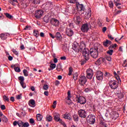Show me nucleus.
<instances>
[{
    "mask_svg": "<svg viewBox=\"0 0 127 127\" xmlns=\"http://www.w3.org/2000/svg\"><path fill=\"white\" fill-rule=\"evenodd\" d=\"M98 50H99V48H98V47H94V48H91L90 50V54L91 57L95 59L98 58V57L99 56Z\"/></svg>",
    "mask_w": 127,
    "mask_h": 127,
    "instance_id": "1",
    "label": "nucleus"
},
{
    "mask_svg": "<svg viewBox=\"0 0 127 127\" xmlns=\"http://www.w3.org/2000/svg\"><path fill=\"white\" fill-rule=\"evenodd\" d=\"M54 120L56 122H59L61 124L63 125V127H67L66 126V124H65V123L60 119V115L59 113H55L54 114Z\"/></svg>",
    "mask_w": 127,
    "mask_h": 127,
    "instance_id": "2",
    "label": "nucleus"
},
{
    "mask_svg": "<svg viewBox=\"0 0 127 127\" xmlns=\"http://www.w3.org/2000/svg\"><path fill=\"white\" fill-rule=\"evenodd\" d=\"M82 54L86 61H88L90 59V51H89V49L83 50Z\"/></svg>",
    "mask_w": 127,
    "mask_h": 127,
    "instance_id": "3",
    "label": "nucleus"
},
{
    "mask_svg": "<svg viewBox=\"0 0 127 127\" xmlns=\"http://www.w3.org/2000/svg\"><path fill=\"white\" fill-rule=\"evenodd\" d=\"M78 115L81 119H85L87 118V112L84 109H80L78 111Z\"/></svg>",
    "mask_w": 127,
    "mask_h": 127,
    "instance_id": "4",
    "label": "nucleus"
},
{
    "mask_svg": "<svg viewBox=\"0 0 127 127\" xmlns=\"http://www.w3.org/2000/svg\"><path fill=\"white\" fill-rule=\"evenodd\" d=\"M44 9L45 11L50 10L53 7V4L51 2H47L45 4H44Z\"/></svg>",
    "mask_w": 127,
    "mask_h": 127,
    "instance_id": "5",
    "label": "nucleus"
},
{
    "mask_svg": "<svg viewBox=\"0 0 127 127\" xmlns=\"http://www.w3.org/2000/svg\"><path fill=\"white\" fill-rule=\"evenodd\" d=\"M109 86L112 90H116V89H117L118 87H119L118 83L115 80H111L109 82Z\"/></svg>",
    "mask_w": 127,
    "mask_h": 127,
    "instance_id": "6",
    "label": "nucleus"
},
{
    "mask_svg": "<svg viewBox=\"0 0 127 127\" xmlns=\"http://www.w3.org/2000/svg\"><path fill=\"white\" fill-rule=\"evenodd\" d=\"M94 76V71L93 69L91 68H88L86 70V77L88 79H92Z\"/></svg>",
    "mask_w": 127,
    "mask_h": 127,
    "instance_id": "7",
    "label": "nucleus"
},
{
    "mask_svg": "<svg viewBox=\"0 0 127 127\" xmlns=\"http://www.w3.org/2000/svg\"><path fill=\"white\" fill-rule=\"evenodd\" d=\"M89 24H88V23H85L82 25L81 28V30L82 32H88V31L90 29V27H91L90 23H89Z\"/></svg>",
    "mask_w": 127,
    "mask_h": 127,
    "instance_id": "8",
    "label": "nucleus"
},
{
    "mask_svg": "<svg viewBox=\"0 0 127 127\" xmlns=\"http://www.w3.org/2000/svg\"><path fill=\"white\" fill-rule=\"evenodd\" d=\"M87 82V78L85 76H80L79 78V83L81 86H83Z\"/></svg>",
    "mask_w": 127,
    "mask_h": 127,
    "instance_id": "9",
    "label": "nucleus"
},
{
    "mask_svg": "<svg viewBox=\"0 0 127 127\" xmlns=\"http://www.w3.org/2000/svg\"><path fill=\"white\" fill-rule=\"evenodd\" d=\"M77 100L76 102L77 103H80L81 105H84L86 104V98L83 96H79L78 97V96H76Z\"/></svg>",
    "mask_w": 127,
    "mask_h": 127,
    "instance_id": "10",
    "label": "nucleus"
},
{
    "mask_svg": "<svg viewBox=\"0 0 127 127\" xmlns=\"http://www.w3.org/2000/svg\"><path fill=\"white\" fill-rule=\"evenodd\" d=\"M96 117L95 116L89 115L87 118V120L90 125H94L95 124Z\"/></svg>",
    "mask_w": 127,
    "mask_h": 127,
    "instance_id": "11",
    "label": "nucleus"
},
{
    "mask_svg": "<svg viewBox=\"0 0 127 127\" xmlns=\"http://www.w3.org/2000/svg\"><path fill=\"white\" fill-rule=\"evenodd\" d=\"M96 77L97 80H99V81H101L103 79V77H104V74L102 71H98L96 73Z\"/></svg>",
    "mask_w": 127,
    "mask_h": 127,
    "instance_id": "12",
    "label": "nucleus"
},
{
    "mask_svg": "<svg viewBox=\"0 0 127 127\" xmlns=\"http://www.w3.org/2000/svg\"><path fill=\"white\" fill-rule=\"evenodd\" d=\"M110 115L112 120H117L119 118V113L117 112L112 111L110 113Z\"/></svg>",
    "mask_w": 127,
    "mask_h": 127,
    "instance_id": "13",
    "label": "nucleus"
},
{
    "mask_svg": "<svg viewBox=\"0 0 127 127\" xmlns=\"http://www.w3.org/2000/svg\"><path fill=\"white\" fill-rule=\"evenodd\" d=\"M42 15H43V11L42 10L36 11L35 13L36 18H40Z\"/></svg>",
    "mask_w": 127,
    "mask_h": 127,
    "instance_id": "14",
    "label": "nucleus"
},
{
    "mask_svg": "<svg viewBox=\"0 0 127 127\" xmlns=\"http://www.w3.org/2000/svg\"><path fill=\"white\" fill-rule=\"evenodd\" d=\"M50 23L54 26H58L59 25V20H57V19L52 18L50 20Z\"/></svg>",
    "mask_w": 127,
    "mask_h": 127,
    "instance_id": "15",
    "label": "nucleus"
},
{
    "mask_svg": "<svg viewBox=\"0 0 127 127\" xmlns=\"http://www.w3.org/2000/svg\"><path fill=\"white\" fill-rule=\"evenodd\" d=\"M76 7L78 11H82V10H84V9H85L84 5L82 4H80L79 3H76Z\"/></svg>",
    "mask_w": 127,
    "mask_h": 127,
    "instance_id": "16",
    "label": "nucleus"
},
{
    "mask_svg": "<svg viewBox=\"0 0 127 127\" xmlns=\"http://www.w3.org/2000/svg\"><path fill=\"white\" fill-rule=\"evenodd\" d=\"M66 34L67 35V36H72L73 34H74V32H73V30L71 29L70 28H67L66 29Z\"/></svg>",
    "mask_w": 127,
    "mask_h": 127,
    "instance_id": "17",
    "label": "nucleus"
},
{
    "mask_svg": "<svg viewBox=\"0 0 127 127\" xmlns=\"http://www.w3.org/2000/svg\"><path fill=\"white\" fill-rule=\"evenodd\" d=\"M28 104L29 106L32 108H34L35 106H36V104H35V100H34V99L30 100L29 101Z\"/></svg>",
    "mask_w": 127,
    "mask_h": 127,
    "instance_id": "18",
    "label": "nucleus"
},
{
    "mask_svg": "<svg viewBox=\"0 0 127 127\" xmlns=\"http://www.w3.org/2000/svg\"><path fill=\"white\" fill-rule=\"evenodd\" d=\"M85 15L86 18H90V17H91V15H92V11H91V9H88Z\"/></svg>",
    "mask_w": 127,
    "mask_h": 127,
    "instance_id": "19",
    "label": "nucleus"
},
{
    "mask_svg": "<svg viewBox=\"0 0 127 127\" xmlns=\"http://www.w3.org/2000/svg\"><path fill=\"white\" fill-rule=\"evenodd\" d=\"M7 35L8 34L6 33H2L0 35V37L2 40H5L7 38Z\"/></svg>",
    "mask_w": 127,
    "mask_h": 127,
    "instance_id": "20",
    "label": "nucleus"
},
{
    "mask_svg": "<svg viewBox=\"0 0 127 127\" xmlns=\"http://www.w3.org/2000/svg\"><path fill=\"white\" fill-rule=\"evenodd\" d=\"M49 18H50V14H48L47 15H46L44 17V21L47 23L49 22Z\"/></svg>",
    "mask_w": 127,
    "mask_h": 127,
    "instance_id": "21",
    "label": "nucleus"
},
{
    "mask_svg": "<svg viewBox=\"0 0 127 127\" xmlns=\"http://www.w3.org/2000/svg\"><path fill=\"white\" fill-rule=\"evenodd\" d=\"M111 44H112V42L108 40H106V41L103 42V45L105 47H108V46L111 45Z\"/></svg>",
    "mask_w": 127,
    "mask_h": 127,
    "instance_id": "22",
    "label": "nucleus"
},
{
    "mask_svg": "<svg viewBox=\"0 0 127 127\" xmlns=\"http://www.w3.org/2000/svg\"><path fill=\"white\" fill-rule=\"evenodd\" d=\"M64 119H65L66 120H69L70 121V120H72L71 118V115L69 113H65L64 115Z\"/></svg>",
    "mask_w": 127,
    "mask_h": 127,
    "instance_id": "23",
    "label": "nucleus"
},
{
    "mask_svg": "<svg viewBox=\"0 0 127 127\" xmlns=\"http://www.w3.org/2000/svg\"><path fill=\"white\" fill-rule=\"evenodd\" d=\"M67 102H69V103H68V104L69 105L70 104V103H71V92L70 91V90H68L67 91ZM66 102V103L67 102Z\"/></svg>",
    "mask_w": 127,
    "mask_h": 127,
    "instance_id": "24",
    "label": "nucleus"
},
{
    "mask_svg": "<svg viewBox=\"0 0 127 127\" xmlns=\"http://www.w3.org/2000/svg\"><path fill=\"white\" fill-rule=\"evenodd\" d=\"M79 49L80 50H81V51H83V50H85V49H88L86 48V45L84 43H82L80 44L79 46Z\"/></svg>",
    "mask_w": 127,
    "mask_h": 127,
    "instance_id": "25",
    "label": "nucleus"
},
{
    "mask_svg": "<svg viewBox=\"0 0 127 127\" xmlns=\"http://www.w3.org/2000/svg\"><path fill=\"white\" fill-rule=\"evenodd\" d=\"M105 59L103 58H99L96 62V64H98V65L101 64V61H102V62H105Z\"/></svg>",
    "mask_w": 127,
    "mask_h": 127,
    "instance_id": "26",
    "label": "nucleus"
},
{
    "mask_svg": "<svg viewBox=\"0 0 127 127\" xmlns=\"http://www.w3.org/2000/svg\"><path fill=\"white\" fill-rule=\"evenodd\" d=\"M75 21L77 24H79L80 22H81V17L79 16H76Z\"/></svg>",
    "mask_w": 127,
    "mask_h": 127,
    "instance_id": "27",
    "label": "nucleus"
},
{
    "mask_svg": "<svg viewBox=\"0 0 127 127\" xmlns=\"http://www.w3.org/2000/svg\"><path fill=\"white\" fill-rule=\"evenodd\" d=\"M56 37L58 40H61L62 39V36H61V34L60 32H57L56 34Z\"/></svg>",
    "mask_w": 127,
    "mask_h": 127,
    "instance_id": "28",
    "label": "nucleus"
},
{
    "mask_svg": "<svg viewBox=\"0 0 127 127\" xmlns=\"http://www.w3.org/2000/svg\"><path fill=\"white\" fill-rule=\"evenodd\" d=\"M52 120H53V117H52L50 115H47L46 117V121L47 122H52Z\"/></svg>",
    "mask_w": 127,
    "mask_h": 127,
    "instance_id": "29",
    "label": "nucleus"
},
{
    "mask_svg": "<svg viewBox=\"0 0 127 127\" xmlns=\"http://www.w3.org/2000/svg\"><path fill=\"white\" fill-rule=\"evenodd\" d=\"M42 115L40 114H38L37 115V120L38 121V122H40L41 121H42Z\"/></svg>",
    "mask_w": 127,
    "mask_h": 127,
    "instance_id": "30",
    "label": "nucleus"
},
{
    "mask_svg": "<svg viewBox=\"0 0 127 127\" xmlns=\"http://www.w3.org/2000/svg\"><path fill=\"white\" fill-rule=\"evenodd\" d=\"M72 49L74 50L75 52H79L80 51V49L77 47V46L74 45L72 47Z\"/></svg>",
    "mask_w": 127,
    "mask_h": 127,
    "instance_id": "31",
    "label": "nucleus"
},
{
    "mask_svg": "<svg viewBox=\"0 0 127 127\" xmlns=\"http://www.w3.org/2000/svg\"><path fill=\"white\" fill-rule=\"evenodd\" d=\"M18 80L20 81V84H22V83H24V77L23 76H19L18 77Z\"/></svg>",
    "mask_w": 127,
    "mask_h": 127,
    "instance_id": "32",
    "label": "nucleus"
},
{
    "mask_svg": "<svg viewBox=\"0 0 127 127\" xmlns=\"http://www.w3.org/2000/svg\"><path fill=\"white\" fill-rule=\"evenodd\" d=\"M68 74L69 76H71L72 75V73L73 72V68L72 67H70L68 68Z\"/></svg>",
    "mask_w": 127,
    "mask_h": 127,
    "instance_id": "33",
    "label": "nucleus"
},
{
    "mask_svg": "<svg viewBox=\"0 0 127 127\" xmlns=\"http://www.w3.org/2000/svg\"><path fill=\"white\" fill-rule=\"evenodd\" d=\"M114 3L116 6H119V5H121V4H122L120 3V0H114Z\"/></svg>",
    "mask_w": 127,
    "mask_h": 127,
    "instance_id": "34",
    "label": "nucleus"
},
{
    "mask_svg": "<svg viewBox=\"0 0 127 127\" xmlns=\"http://www.w3.org/2000/svg\"><path fill=\"white\" fill-rule=\"evenodd\" d=\"M73 118L75 122H78L79 121V117L78 115L75 114L73 116Z\"/></svg>",
    "mask_w": 127,
    "mask_h": 127,
    "instance_id": "35",
    "label": "nucleus"
},
{
    "mask_svg": "<svg viewBox=\"0 0 127 127\" xmlns=\"http://www.w3.org/2000/svg\"><path fill=\"white\" fill-rule=\"evenodd\" d=\"M4 14L9 19H11V18H12V15H10L9 13H5Z\"/></svg>",
    "mask_w": 127,
    "mask_h": 127,
    "instance_id": "36",
    "label": "nucleus"
},
{
    "mask_svg": "<svg viewBox=\"0 0 127 127\" xmlns=\"http://www.w3.org/2000/svg\"><path fill=\"white\" fill-rule=\"evenodd\" d=\"M32 3L33 4H39L40 3V0H33Z\"/></svg>",
    "mask_w": 127,
    "mask_h": 127,
    "instance_id": "37",
    "label": "nucleus"
},
{
    "mask_svg": "<svg viewBox=\"0 0 127 127\" xmlns=\"http://www.w3.org/2000/svg\"><path fill=\"white\" fill-rule=\"evenodd\" d=\"M18 126H19V127H23V122L20 120L18 121Z\"/></svg>",
    "mask_w": 127,
    "mask_h": 127,
    "instance_id": "38",
    "label": "nucleus"
},
{
    "mask_svg": "<svg viewBox=\"0 0 127 127\" xmlns=\"http://www.w3.org/2000/svg\"><path fill=\"white\" fill-rule=\"evenodd\" d=\"M110 50L107 51V54H109V55L112 56L113 55V53H114V50L109 49Z\"/></svg>",
    "mask_w": 127,
    "mask_h": 127,
    "instance_id": "39",
    "label": "nucleus"
},
{
    "mask_svg": "<svg viewBox=\"0 0 127 127\" xmlns=\"http://www.w3.org/2000/svg\"><path fill=\"white\" fill-rule=\"evenodd\" d=\"M3 99L4 101V102H9V98L7 96H6L5 95H4L3 96Z\"/></svg>",
    "mask_w": 127,
    "mask_h": 127,
    "instance_id": "40",
    "label": "nucleus"
},
{
    "mask_svg": "<svg viewBox=\"0 0 127 127\" xmlns=\"http://www.w3.org/2000/svg\"><path fill=\"white\" fill-rule=\"evenodd\" d=\"M34 35L36 37H38V36H39V32L36 30L34 31Z\"/></svg>",
    "mask_w": 127,
    "mask_h": 127,
    "instance_id": "41",
    "label": "nucleus"
},
{
    "mask_svg": "<svg viewBox=\"0 0 127 127\" xmlns=\"http://www.w3.org/2000/svg\"><path fill=\"white\" fill-rule=\"evenodd\" d=\"M23 73L24 74V76H25V77H27V76H28V72L26 69H24L23 70Z\"/></svg>",
    "mask_w": 127,
    "mask_h": 127,
    "instance_id": "42",
    "label": "nucleus"
},
{
    "mask_svg": "<svg viewBox=\"0 0 127 127\" xmlns=\"http://www.w3.org/2000/svg\"><path fill=\"white\" fill-rule=\"evenodd\" d=\"M12 51L13 53H14V54H15V55H17V56H18V52L17 51V50H16V49H13L12 50Z\"/></svg>",
    "mask_w": 127,
    "mask_h": 127,
    "instance_id": "43",
    "label": "nucleus"
},
{
    "mask_svg": "<svg viewBox=\"0 0 127 127\" xmlns=\"http://www.w3.org/2000/svg\"><path fill=\"white\" fill-rule=\"evenodd\" d=\"M14 69L15 72H17V73H19V72H20V68H19V67H14Z\"/></svg>",
    "mask_w": 127,
    "mask_h": 127,
    "instance_id": "44",
    "label": "nucleus"
},
{
    "mask_svg": "<svg viewBox=\"0 0 127 127\" xmlns=\"http://www.w3.org/2000/svg\"><path fill=\"white\" fill-rule=\"evenodd\" d=\"M2 121L4 123H7V118L5 116H3L2 118Z\"/></svg>",
    "mask_w": 127,
    "mask_h": 127,
    "instance_id": "45",
    "label": "nucleus"
},
{
    "mask_svg": "<svg viewBox=\"0 0 127 127\" xmlns=\"http://www.w3.org/2000/svg\"><path fill=\"white\" fill-rule=\"evenodd\" d=\"M109 4L110 7H111V8H113V7H114V2H113L112 1H109Z\"/></svg>",
    "mask_w": 127,
    "mask_h": 127,
    "instance_id": "46",
    "label": "nucleus"
},
{
    "mask_svg": "<svg viewBox=\"0 0 127 127\" xmlns=\"http://www.w3.org/2000/svg\"><path fill=\"white\" fill-rule=\"evenodd\" d=\"M118 95L119 99H123L124 98V94L123 93L120 92V93H118Z\"/></svg>",
    "mask_w": 127,
    "mask_h": 127,
    "instance_id": "47",
    "label": "nucleus"
},
{
    "mask_svg": "<svg viewBox=\"0 0 127 127\" xmlns=\"http://www.w3.org/2000/svg\"><path fill=\"white\" fill-rule=\"evenodd\" d=\"M56 67V64H52L50 65V68H52V70H53L54 68Z\"/></svg>",
    "mask_w": 127,
    "mask_h": 127,
    "instance_id": "48",
    "label": "nucleus"
},
{
    "mask_svg": "<svg viewBox=\"0 0 127 127\" xmlns=\"http://www.w3.org/2000/svg\"><path fill=\"white\" fill-rule=\"evenodd\" d=\"M17 67H19V64H12L11 65V67L12 68H16Z\"/></svg>",
    "mask_w": 127,
    "mask_h": 127,
    "instance_id": "49",
    "label": "nucleus"
},
{
    "mask_svg": "<svg viewBox=\"0 0 127 127\" xmlns=\"http://www.w3.org/2000/svg\"><path fill=\"white\" fill-rule=\"evenodd\" d=\"M116 47H117V45L116 44H115L114 45L110 46L109 49H112V48H116Z\"/></svg>",
    "mask_w": 127,
    "mask_h": 127,
    "instance_id": "50",
    "label": "nucleus"
},
{
    "mask_svg": "<svg viewBox=\"0 0 127 127\" xmlns=\"http://www.w3.org/2000/svg\"><path fill=\"white\" fill-rule=\"evenodd\" d=\"M73 78L74 80L75 81H76V80H77V79H78V74L77 73L73 74Z\"/></svg>",
    "mask_w": 127,
    "mask_h": 127,
    "instance_id": "51",
    "label": "nucleus"
},
{
    "mask_svg": "<svg viewBox=\"0 0 127 127\" xmlns=\"http://www.w3.org/2000/svg\"><path fill=\"white\" fill-rule=\"evenodd\" d=\"M29 127V124L28 123H25L23 124V127Z\"/></svg>",
    "mask_w": 127,
    "mask_h": 127,
    "instance_id": "52",
    "label": "nucleus"
},
{
    "mask_svg": "<svg viewBox=\"0 0 127 127\" xmlns=\"http://www.w3.org/2000/svg\"><path fill=\"white\" fill-rule=\"evenodd\" d=\"M49 86H48V85H44L43 86L44 90H45L46 91H47V89H49Z\"/></svg>",
    "mask_w": 127,
    "mask_h": 127,
    "instance_id": "53",
    "label": "nucleus"
},
{
    "mask_svg": "<svg viewBox=\"0 0 127 127\" xmlns=\"http://www.w3.org/2000/svg\"><path fill=\"white\" fill-rule=\"evenodd\" d=\"M56 105H57V102L56 101H54L53 104V108L55 109L56 108Z\"/></svg>",
    "mask_w": 127,
    "mask_h": 127,
    "instance_id": "54",
    "label": "nucleus"
},
{
    "mask_svg": "<svg viewBox=\"0 0 127 127\" xmlns=\"http://www.w3.org/2000/svg\"><path fill=\"white\" fill-rule=\"evenodd\" d=\"M106 60H107V61H109L110 62H111V61H112V58L110 56H107L106 57Z\"/></svg>",
    "mask_w": 127,
    "mask_h": 127,
    "instance_id": "55",
    "label": "nucleus"
},
{
    "mask_svg": "<svg viewBox=\"0 0 127 127\" xmlns=\"http://www.w3.org/2000/svg\"><path fill=\"white\" fill-rule=\"evenodd\" d=\"M100 125H101V127H107V124H106L104 123H101Z\"/></svg>",
    "mask_w": 127,
    "mask_h": 127,
    "instance_id": "56",
    "label": "nucleus"
},
{
    "mask_svg": "<svg viewBox=\"0 0 127 127\" xmlns=\"http://www.w3.org/2000/svg\"><path fill=\"white\" fill-rule=\"evenodd\" d=\"M84 91L86 92V93H88V92H91V89H90L89 88H86Z\"/></svg>",
    "mask_w": 127,
    "mask_h": 127,
    "instance_id": "57",
    "label": "nucleus"
},
{
    "mask_svg": "<svg viewBox=\"0 0 127 127\" xmlns=\"http://www.w3.org/2000/svg\"><path fill=\"white\" fill-rule=\"evenodd\" d=\"M20 85L22 86V88H23V89H25V88H26V85H25L24 82H22V84H20Z\"/></svg>",
    "mask_w": 127,
    "mask_h": 127,
    "instance_id": "58",
    "label": "nucleus"
},
{
    "mask_svg": "<svg viewBox=\"0 0 127 127\" xmlns=\"http://www.w3.org/2000/svg\"><path fill=\"white\" fill-rule=\"evenodd\" d=\"M13 125L14 127H15V126L18 125V121H14L13 123Z\"/></svg>",
    "mask_w": 127,
    "mask_h": 127,
    "instance_id": "59",
    "label": "nucleus"
},
{
    "mask_svg": "<svg viewBox=\"0 0 127 127\" xmlns=\"http://www.w3.org/2000/svg\"><path fill=\"white\" fill-rule=\"evenodd\" d=\"M93 27H95L96 26V21H94L92 23H91Z\"/></svg>",
    "mask_w": 127,
    "mask_h": 127,
    "instance_id": "60",
    "label": "nucleus"
},
{
    "mask_svg": "<svg viewBox=\"0 0 127 127\" xmlns=\"http://www.w3.org/2000/svg\"><path fill=\"white\" fill-rule=\"evenodd\" d=\"M108 36L109 39H111V40H113L114 37H112L111 35H108Z\"/></svg>",
    "mask_w": 127,
    "mask_h": 127,
    "instance_id": "61",
    "label": "nucleus"
},
{
    "mask_svg": "<svg viewBox=\"0 0 127 127\" xmlns=\"http://www.w3.org/2000/svg\"><path fill=\"white\" fill-rule=\"evenodd\" d=\"M44 94L45 96H48L49 95V92L48 91H45Z\"/></svg>",
    "mask_w": 127,
    "mask_h": 127,
    "instance_id": "62",
    "label": "nucleus"
},
{
    "mask_svg": "<svg viewBox=\"0 0 127 127\" xmlns=\"http://www.w3.org/2000/svg\"><path fill=\"white\" fill-rule=\"evenodd\" d=\"M30 124H34V120H33V119H30Z\"/></svg>",
    "mask_w": 127,
    "mask_h": 127,
    "instance_id": "63",
    "label": "nucleus"
},
{
    "mask_svg": "<svg viewBox=\"0 0 127 127\" xmlns=\"http://www.w3.org/2000/svg\"><path fill=\"white\" fill-rule=\"evenodd\" d=\"M5 109V106L4 105H1V109L4 110Z\"/></svg>",
    "mask_w": 127,
    "mask_h": 127,
    "instance_id": "64",
    "label": "nucleus"
}]
</instances>
